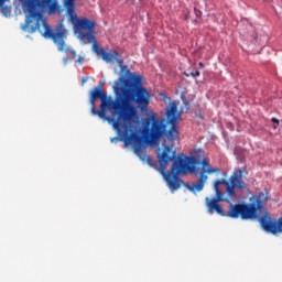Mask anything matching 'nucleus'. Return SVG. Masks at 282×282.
<instances>
[{
    "label": "nucleus",
    "instance_id": "obj_1",
    "mask_svg": "<svg viewBox=\"0 0 282 282\" xmlns=\"http://www.w3.org/2000/svg\"><path fill=\"white\" fill-rule=\"evenodd\" d=\"M177 120H180L177 104L171 101L166 108V119H159L158 115L152 112L144 121L142 135L137 131L128 130L119 134L126 148L133 144L137 156L161 173L170 189H180L182 187L180 175L191 173L199 178L188 189L192 192H202L208 181V175H213L214 173L219 175L221 170L212 166L208 159L202 160V166L199 169L196 166L198 160L195 156H177V151L175 150V141L180 139Z\"/></svg>",
    "mask_w": 282,
    "mask_h": 282
},
{
    "label": "nucleus",
    "instance_id": "obj_2",
    "mask_svg": "<svg viewBox=\"0 0 282 282\" xmlns=\"http://www.w3.org/2000/svg\"><path fill=\"white\" fill-rule=\"evenodd\" d=\"M243 171L241 169H235L229 178H219L214 181L213 188L215 191V197H206V206L209 214L216 212L221 217H229L237 219L240 217L242 220L257 219L258 212L262 210L263 205L268 202V196L260 192L254 202L251 204H230V209L225 213L219 202L230 203L237 198L236 189H248L246 182L242 180Z\"/></svg>",
    "mask_w": 282,
    "mask_h": 282
},
{
    "label": "nucleus",
    "instance_id": "obj_3",
    "mask_svg": "<svg viewBox=\"0 0 282 282\" xmlns=\"http://www.w3.org/2000/svg\"><path fill=\"white\" fill-rule=\"evenodd\" d=\"M129 78L121 76L115 83V94L122 97L120 101V109L118 110V121L123 131L131 132L132 123L138 119V110L131 101L137 104L141 111H145L150 105L151 93L142 86V77L140 75H127Z\"/></svg>",
    "mask_w": 282,
    "mask_h": 282
},
{
    "label": "nucleus",
    "instance_id": "obj_4",
    "mask_svg": "<svg viewBox=\"0 0 282 282\" xmlns=\"http://www.w3.org/2000/svg\"><path fill=\"white\" fill-rule=\"evenodd\" d=\"M25 13H28V20L25 21V26L30 29L31 34L36 31H41V22L44 28L43 36L44 39H52L53 43L56 44L59 52L64 51L65 45V32L58 31L56 33L50 28L47 22L43 20L44 12L47 11L48 15H54L56 13H62V7L58 3V0H19Z\"/></svg>",
    "mask_w": 282,
    "mask_h": 282
},
{
    "label": "nucleus",
    "instance_id": "obj_5",
    "mask_svg": "<svg viewBox=\"0 0 282 282\" xmlns=\"http://www.w3.org/2000/svg\"><path fill=\"white\" fill-rule=\"evenodd\" d=\"M90 112L98 116L104 121L112 124L115 131L121 133V123H119L120 99L108 97L101 87H96L90 93Z\"/></svg>",
    "mask_w": 282,
    "mask_h": 282
},
{
    "label": "nucleus",
    "instance_id": "obj_6",
    "mask_svg": "<svg viewBox=\"0 0 282 282\" xmlns=\"http://www.w3.org/2000/svg\"><path fill=\"white\" fill-rule=\"evenodd\" d=\"M95 28L96 22L87 18H82L77 21V24H75V31L78 34L77 36L79 41H83V43H91L93 52L101 56L105 50L101 48L96 41V37L94 35Z\"/></svg>",
    "mask_w": 282,
    "mask_h": 282
},
{
    "label": "nucleus",
    "instance_id": "obj_7",
    "mask_svg": "<svg viewBox=\"0 0 282 282\" xmlns=\"http://www.w3.org/2000/svg\"><path fill=\"white\" fill-rule=\"evenodd\" d=\"M260 225L262 229L271 235L282 234V218L278 220H272L269 214H264L260 219Z\"/></svg>",
    "mask_w": 282,
    "mask_h": 282
},
{
    "label": "nucleus",
    "instance_id": "obj_8",
    "mask_svg": "<svg viewBox=\"0 0 282 282\" xmlns=\"http://www.w3.org/2000/svg\"><path fill=\"white\" fill-rule=\"evenodd\" d=\"M101 58H104V61L106 62H111L112 59L117 61V63L119 64V66L121 67V70L124 72L126 70V75H130V70L128 69L127 66L123 65V59L120 58V55L117 51L112 52V53H107L106 51L102 53Z\"/></svg>",
    "mask_w": 282,
    "mask_h": 282
},
{
    "label": "nucleus",
    "instance_id": "obj_9",
    "mask_svg": "<svg viewBox=\"0 0 282 282\" xmlns=\"http://www.w3.org/2000/svg\"><path fill=\"white\" fill-rule=\"evenodd\" d=\"M75 0H64V8L67 11V15L69 18V21L72 23H75V25L78 24L82 19H78L77 12L75 10Z\"/></svg>",
    "mask_w": 282,
    "mask_h": 282
},
{
    "label": "nucleus",
    "instance_id": "obj_10",
    "mask_svg": "<svg viewBox=\"0 0 282 282\" xmlns=\"http://www.w3.org/2000/svg\"><path fill=\"white\" fill-rule=\"evenodd\" d=\"M8 0H0V10H1V13L3 14V17H6V18L11 15V9L4 4Z\"/></svg>",
    "mask_w": 282,
    "mask_h": 282
},
{
    "label": "nucleus",
    "instance_id": "obj_11",
    "mask_svg": "<svg viewBox=\"0 0 282 282\" xmlns=\"http://www.w3.org/2000/svg\"><path fill=\"white\" fill-rule=\"evenodd\" d=\"M66 54V57L70 58V59H76L77 58V53L75 50H73L72 47H66L63 46V51Z\"/></svg>",
    "mask_w": 282,
    "mask_h": 282
},
{
    "label": "nucleus",
    "instance_id": "obj_12",
    "mask_svg": "<svg viewBox=\"0 0 282 282\" xmlns=\"http://www.w3.org/2000/svg\"><path fill=\"white\" fill-rule=\"evenodd\" d=\"M194 13H195L196 18H202V11L198 10L197 8H194Z\"/></svg>",
    "mask_w": 282,
    "mask_h": 282
},
{
    "label": "nucleus",
    "instance_id": "obj_13",
    "mask_svg": "<svg viewBox=\"0 0 282 282\" xmlns=\"http://www.w3.org/2000/svg\"><path fill=\"white\" fill-rule=\"evenodd\" d=\"M191 76L194 77V78L199 77L200 76V72L199 70L192 72Z\"/></svg>",
    "mask_w": 282,
    "mask_h": 282
},
{
    "label": "nucleus",
    "instance_id": "obj_14",
    "mask_svg": "<svg viewBox=\"0 0 282 282\" xmlns=\"http://www.w3.org/2000/svg\"><path fill=\"white\" fill-rule=\"evenodd\" d=\"M69 59H70V58H69L68 56L64 57V58H63V64H64V65H67L68 62H69Z\"/></svg>",
    "mask_w": 282,
    "mask_h": 282
},
{
    "label": "nucleus",
    "instance_id": "obj_15",
    "mask_svg": "<svg viewBox=\"0 0 282 282\" xmlns=\"http://www.w3.org/2000/svg\"><path fill=\"white\" fill-rule=\"evenodd\" d=\"M77 63L83 64L84 63V58L82 56H78V58L76 59Z\"/></svg>",
    "mask_w": 282,
    "mask_h": 282
},
{
    "label": "nucleus",
    "instance_id": "obj_16",
    "mask_svg": "<svg viewBox=\"0 0 282 282\" xmlns=\"http://www.w3.org/2000/svg\"><path fill=\"white\" fill-rule=\"evenodd\" d=\"M272 122L279 124V119L275 118V117H273V118H272Z\"/></svg>",
    "mask_w": 282,
    "mask_h": 282
},
{
    "label": "nucleus",
    "instance_id": "obj_17",
    "mask_svg": "<svg viewBox=\"0 0 282 282\" xmlns=\"http://www.w3.org/2000/svg\"><path fill=\"white\" fill-rule=\"evenodd\" d=\"M198 65H199L202 68L205 67V64H204V63H199Z\"/></svg>",
    "mask_w": 282,
    "mask_h": 282
},
{
    "label": "nucleus",
    "instance_id": "obj_18",
    "mask_svg": "<svg viewBox=\"0 0 282 282\" xmlns=\"http://www.w3.org/2000/svg\"><path fill=\"white\" fill-rule=\"evenodd\" d=\"M185 76H186V77H189L191 75L185 73Z\"/></svg>",
    "mask_w": 282,
    "mask_h": 282
},
{
    "label": "nucleus",
    "instance_id": "obj_19",
    "mask_svg": "<svg viewBox=\"0 0 282 282\" xmlns=\"http://www.w3.org/2000/svg\"><path fill=\"white\" fill-rule=\"evenodd\" d=\"M223 176L226 177V176H227V173H224Z\"/></svg>",
    "mask_w": 282,
    "mask_h": 282
},
{
    "label": "nucleus",
    "instance_id": "obj_20",
    "mask_svg": "<svg viewBox=\"0 0 282 282\" xmlns=\"http://www.w3.org/2000/svg\"><path fill=\"white\" fill-rule=\"evenodd\" d=\"M117 139L116 138H112V142L116 141Z\"/></svg>",
    "mask_w": 282,
    "mask_h": 282
}]
</instances>
